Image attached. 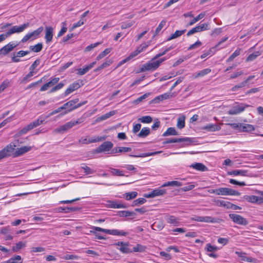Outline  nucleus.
<instances>
[{
  "instance_id": "1",
  "label": "nucleus",
  "mask_w": 263,
  "mask_h": 263,
  "mask_svg": "<svg viewBox=\"0 0 263 263\" xmlns=\"http://www.w3.org/2000/svg\"><path fill=\"white\" fill-rule=\"evenodd\" d=\"M91 229L92 230L90 231V233L95 235V239H100V240H105L106 238L103 236L100 235L98 234L97 231L102 232L105 233L106 234H108L112 235H117V236H126L128 234L127 232H124L123 231L118 230L116 229L114 230H109L103 229L98 227L92 226Z\"/></svg>"
},
{
  "instance_id": "2",
  "label": "nucleus",
  "mask_w": 263,
  "mask_h": 263,
  "mask_svg": "<svg viewBox=\"0 0 263 263\" xmlns=\"http://www.w3.org/2000/svg\"><path fill=\"white\" fill-rule=\"evenodd\" d=\"M45 121V118L43 116H40L37 119L31 122L26 126L17 131L15 135L16 137H20L22 135L26 134L29 130L40 125Z\"/></svg>"
},
{
  "instance_id": "3",
  "label": "nucleus",
  "mask_w": 263,
  "mask_h": 263,
  "mask_svg": "<svg viewBox=\"0 0 263 263\" xmlns=\"http://www.w3.org/2000/svg\"><path fill=\"white\" fill-rule=\"evenodd\" d=\"M79 99L76 98L71 100L69 101L67 103H65L63 107H64V110L63 112L61 114V115H65L68 112L72 111L73 110L77 109L81 106L86 104L87 101H84L81 103H78Z\"/></svg>"
},
{
  "instance_id": "4",
  "label": "nucleus",
  "mask_w": 263,
  "mask_h": 263,
  "mask_svg": "<svg viewBox=\"0 0 263 263\" xmlns=\"http://www.w3.org/2000/svg\"><path fill=\"white\" fill-rule=\"evenodd\" d=\"M165 60V58H162L158 60L152 61L142 65L140 68V71L142 72L146 71H154L157 69L160 65Z\"/></svg>"
},
{
  "instance_id": "5",
  "label": "nucleus",
  "mask_w": 263,
  "mask_h": 263,
  "mask_svg": "<svg viewBox=\"0 0 263 263\" xmlns=\"http://www.w3.org/2000/svg\"><path fill=\"white\" fill-rule=\"evenodd\" d=\"M15 147L16 145L14 143H11L1 150L0 160L9 156L14 157V153L16 150Z\"/></svg>"
},
{
  "instance_id": "6",
  "label": "nucleus",
  "mask_w": 263,
  "mask_h": 263,
  "mask_svg": "<svg viewBox=\"0 0 263 263\" xmlns=\"http://www.w3.org/2000/svg\"><path fill=\"white\" fill-rule=\"evenodd\" d=\"M81 122L82 121L80 119L77 120L70 121L60 126L59 127L54 129L53 132L56 133H63L64 132L72 128L74 125L80 124L81 123Z\"/></svg>"
},
{
  "instance_id": "7",
  "label": "nucleus",
  "mask_w": 263,
  "mask_h": 263,
  "mask_svg": "<svg viewBox=\"0 0 263 263\" xmlns=\"http://www.w3.org/2000/svg\"><path fill=\"white\" fill-rule=\"evenodd\" d=\"M229 216L236 224L241 226H246L248 224V220L240 215L231 213L229 215Z\"/></svg>"
},
{
  "instance_id": "8",
  "label": "nucleus",
  "mask_w": 263,
  "mask_h": 263,
  "mask_svg": "<svg viewBox=\"0 0 263 263\" xmlns=\"http://www.w3.org/2000/svg\"><path fill=\"white\" fill-rule=\"evenodd\" d=\"M29 26V23H25L21 26H14L9 29L6 33L9 37L12 34L19 33L23 32L25 29L28 27Z\"/></svg>"
},
{
  "instance_id": "9",
  "label": "nucleus",
  "mask_w": 263,
  "mask_h": 263,
  "mask_svg": "<svg viewBox=\"0 0 263 263\" xmlns=\"http://www.w3.org/2000/svg\"><path fill=\"white\" fill-rule=\"evenodd\" d=\"M218 195L221 196H239L240 193L228 187L218 188Z\"/></svg>"
},
{
  "instance_id": "10",
  "label": "nucleus",
  "mask_w": 263,
  "mask_h": 263,
  "mask_svg": "<svg viewBox=\"0 0 263 263\" xmlns=\"http://www.w3.org/2000/svg\"><path fill=\"white\" fill-rule=\"evenodd\" d=\"M106 139L105 137L97 136L96 137H82L79 141V143L87 144L96 142L102 141Z\"/></svg>"
},
{
  "instance_id": "11",
  "label": "nucleus",
  "mask_w": 263,
  "mask_h": 263,
  "mask_svg": "<svg viewBox=\"0 0 263 263\" xmlns=\"http://www.w3.org/2000/svg\"><path fill=\"white\" fill-rule=\"evenodd\" d=\"M43 27H40L36 30L31 32L28 33L23 37V39L21 40V42L22 43H25L30 39H34L37 38L39 35L43 31Z\"/></svg>"
},
{
  "instance_id": "12",
  "label": "nucleus",
  "mask_w": 263,
  "mask_h": 263,
  "mask_svg": "<svg viewBox=\"0 0 263 263\" xmlns=\"http://www.w3.org/2000/svg\"><path fill=\"white\" fill-rule=\"evenodd\" d=\"M18 45L15 42H10L0 49V55H5L12 51Z\"/></svg>"
},
{
  "instance_id": "13",
  "label": "nucleus",
  "mask_w": 263,
  "mask_h": 263,
  "mask_svg": "<svg viewBox=\"0 0 263 263\" xmlns=\"http://www.w3.org/2000/svg\"><path fill=\"white\" fill-rule=\"evenodd\" d=\"M113 147V144L110 141H105L100 145L97 149V153L109 152Z\"/></svg>"
},
{
  "instance_id": "14",
  "label": "nucleus",
  "mask_w": 263,
  "mask_h": 263,
  "mask_svg": "<svg viewBox=\"0 0 263 263\" xmlns=\"http://www.w3.org/2000/svg\"><path fill=\"white\" fill-rule=\"evenodd\" d=\"M53 35V28L51 26H46L45 28V40L46 43L52 41Z\"/></svg>"
},
{
  "instance_id": "15",
  "label": "nucleus",
  "mask_w": 263,
  "mask_h": 263,
  "mask_svg": "<svg viewBox=\"0 0 263 263\" xmlns=\"http://www.w3.org/2000/svg\"><path fill=\"white\" fill-rule=\"evenodd\" d=\"M82 85H83V84H82V81H78L73 82V83H72L71 84H70L68 88L66 89V90L65 91V96L68 95L69 94L75 90L80 88Z\"/></svg>"
},
{
  "instance_id": "16",
  "label": "nucleus",
  "mask_w": 263,
  "mask_h": 263,
  "mask_svg": "<svg viewBox=\"0 0 263 263\" xmlns=\"http://www.w3.org/2000/svg\"><path fill=\"white\" fill-rule=\"evenodd\" d=\"M192 142V140L189 137L184 138H175L167 139L163 142V144H168L172 143H179V142Z\"/></svg>"
},
{
  "instance_id": "17",
  "label": "nucleus",
  "mask_w": 263,
  "mask_h": 263,
  "mask_svg": "<svg viewBox=\"0 0 263 263\" xmlns=\"http://www.w3.org/2000/svg\"><path fill=\"white\" fill-rule=\"evenodd\" d=\"M221 124L210 123L202 127L201 129L209 132L218 131L221 129Z\"/></svg>"
},
{
  "instance_id": "18",
  "label": "nucleus",
  "mask_w": 263,
  "mask_h": 263,
  "mask_svg": "<svg viewBox=\"0 0 263 263\" xmlns=\"http://www.w3.org/2000/svg\"><path fill=\"white\" fill-rule=\"evenodd\" d=\"M166 193V190L159 187L153 190L148 193L146 197L148 198H152L156 196H161Z\"/></svg>"
},
{
  "instance_id": "19",
  "label": "nucleus",
  "mask_w": 263,
  "mask_h": 263,
  "mask_svg": "<svg viewBox=\"0 0 263 263\" xmlns=\"http://www.w3.org/2000/svg\"><path fill=\"white\" fill-rule=\"evenodd\" d=\"M248 105H236L234 106L232 108L230 109L228 111L229 115H236L243 111L245 108L248 107Z\"/></svg>"
},
{
  "instance_id": "20",
  "label": "nucleus",
  "mask_w": 263,
  "mask_h": 263,
  "mask_svg": "<svg viewBox=\"0 0 263 263\" xmlns=\"http://www.w3.org/2000/svg\"><path fill=\"white\" fill-rule=\"evenodd\" d=\"M116 246H120L118 249L123 253H129L132 252L128 248V243L123 241H119L115 244Z\"/></svg>"
},
{
  "instance_id": "21",
  "label": "nucleus",
  "mask_w": 263,
  "mask_h": 263,
  "mask_svg": "<svg viewBox=\"0 0 263 263\" xmlns=\"http://www.w3.org/2000/svg\"><path fill=\"white\" fill-rule=\"evenodd\" d=\"M106 205L107 207L113 209L125 208L126 207L124 204L121 202L112 200L107 201Z\"/></svg>"
},
{
  "instance_id": "22",
  "label": "nucleus",
  "mask_w": 263,
  "mask_h": 263,
  "mask_svg": "<svg viewBox=\"0 0 263 263\" xmlns=\"http://www.w3.org/2000/svg\"><path fill=\"white\" fill-rule=\"evenodd\" d=\"M96 64V62H93L88 65H86L83 68H79L77 69V74L80 76H82L87 73L90 69H91Z\"/></svg>"
},
{
  "instance_id": "23",
  "label": "nucleus",
  "mask_w": 263,
  "mask_h": 263,
  "mask_svg": "<svg viewBox=\"0 0 263 263\" xmlns=\"http://www.w3.org/2000/svg\"><path fill=\"white\" fill-rule=\"evenodd\" d=\"M31 149V147L30 146H24L20 148H17L16 149L15 152L14 153V157H16L21 156L30 151Z\"/></svg>"
},
{
  "instance_id": "24",
  "label": "nucleus",
  "mask_w": 263,
  "mask_h": 263,
  "mask_svg": "<svg viewBox=\"0 0 263 263\" xmlns=\"http://www.w3.org/2000/svg\"><path fill=\"white\" fill-rule=\"evenodd\" d=\"M228 175L231 176H248V171L245 170H235L228 172Z\"/></svg>"
},
{
  "instance_id": "25",
  "label": "nucleus",
  "mask_w": 263,
  "mask_h": 263,
  "mask_svg": "<svg viewBox=\"0 0 263 263\" xmlns=\"http://www.w3.org/2000/svg\"><path fill=\"white\" fill-rule=\"evenodd\" d=\"M245 199L248 202L251 203H261L263 198L255 195H248L245 197Z\"/></svg>"
},
{
  "instance_id": "26",
  "label": "nucleus",
  "mask_w": 263,
  "mask_h": 263,
  "mask_svg": "<svg viewBox=\"0 0 263 263\" xmlns=\"http://www.w3.org/2000/svg\"><path fill=\"white\" fill-rule=\"evenodd\" d=\"M165 218L168 223L173 224L175 226L179 225L180 219L173 215H167Z\"/></svg>"
},
{
  "instance_id": "27",
  "label": "nucleus",
  "mask_w": 263,
  "mask_h": 263,
  "mask_svg": "<svg viewBox=\"0 0 263 263\" xmlns=\"http://www.w3.org/2000/svg\"><path fill=\"white\" fill-rule=\"evenodd\" d=\"M191 167L197 171L201 172H205L208 170L207 167L203 164L201 163L196 162L195 163L192 164L191 165Z\"/></svg>"
},
{
  "instance_id": "28",
  "label": "nucleus",
  "mask_w": 263,
  "mask_h": 263,
  "mask_svg": "<svg viewBox=\"0 0 263 263\" xmlns=\"http://www.w3.org/2000/svg\"><path fill=\"white\" fill-rule=\"evenodd\" d=\"M235 254L241 259L242 261H245L247 262H252L253 261V259L251 257H247L246 253H242L238 251L235 252Z\"/></svg>"
},
{
  "instance_id": "29",
  "label": "nucleus",
  "mask_w": 263,
  "mask_h": 263,
  "mask_svg": "<svg viewBox=\"0 0 263 263\" xmlns=\"http://www.w3.org/2000/svg\"><path fill=\"white\" fill-rule=\"evenodd\" d=\"M161 153V151H158V152H151V153H141L139 155H129V156L132 157H135V158H137V157L144 158V157H148V156H154V155H156L158 154Z\"/></svg>"
},
{
  "instance_id": "30",
  "label": "nucleus",
  "mask_w": 263,
  "mask_h": 263,
  "mask_svg": "<svg viewBox=\"0 0 263 263\" xmlns=\"http://www.w3.org/2000/svg\"><path fill=\"white\" fill-rule=\"evenodd\" d=\"M132 151L130 147H118L112 149L111 153L112 154H115L117 153H126Z\"/></svg>"
},
{
  "instance_id": "31",
  "label": "nucleus",
  "mask_w": 263,
  "mask_h": 263,
  "mask_svg": "<svg viewBox=\"0 0 263 263\" xmlns=\"http://www.w3.org/2000/svg\"><path fill=\"white\" fill-rule=\"evenodd\" d=\"M211 71V69L210 68H206L204 69H203L201 71H199V72L193 74V76L194 79L197 78L198 77H203L206 74H208Z\"/></svg>"
},
{
  "instance_id": "32",
  "label": "nucleus",
  "mask_w": 263,
  "mask_h": 263,
  "mask_svg": "<svg viewBox=\"0 0 263 263\" xmlns=\"http://www.w3.org/2000/svg\"><path fill=\"white\" fill-rule=\"evenodd\" d=\"M26 246V242L19 241L16 243L15 246L12 247V250L13 252H16L21 249L25 248Z\"/></svg>"
},
{
  "instance_id": "33",
  "label": "nucleus",
  "mask_w": 263,
  "mask_h": 263,
  "mask_svg": "<svg viewBox=\"0 0 263 263\" xmlns=\"http://www.w3.org/2000/svg\"><path fill=\"white\" fill-rule=\"evenodd\" d=\"M23 260L20 255H15L6 261L5 263H22Z\"/></svg>"
},
{
  "instance_id": "34",
  "label": "nucleus",
  "mask_w": 263,
  "mask_h": 263,
  "mask_svg": "<svg viewBox=\"0 0 263 263\" xmlns=\"http://www.w3.org/2000/svg\"><path fill=\"white\" fill-rule=\"evenodd\" d=\"M173 135L176 136L178 135V133L174 127H169L167 130L162 134V136L166 137L168 136Z\"/></svg>"
},
{
  "instance_id": "35",
  "label": "nucleus",
  "mask_w": 263,
  "mask_h": 263,
  "mask_svg": "<svg viewBox=\"0 0 263 263\" xmlns=\"http://www.w3.org/2000/svg\"><path fill=\"white\" fill-rule=\"evenodd\" d=\"M137 195V192L135 191L128 192L123 194V198L127 200H130L136 198Z\"/></svg>"
},
{
  "instance_id": "36",
  "label": "nucleus",
  "mask_w": 263,
  "mask_h": 263,
  "mask_svg": "<svg viewBox=\"0 0 263 263\" xmlns=\"http://www.w3.org/2000/svg\"><path fill=\"white\" fill-rule=\"evenodd\" d=\"M254 128L251 124H241L240 131L241 132H251L254 130Z\"/></svg>"
},
{
  "instance_id": "37",
  "label": "nucleus",
  "mask_w": 263,
  "mask_h": 263,
  "mask_svg": "<svg viewBox=\"0 0 263 263\" xmlns=\"http://www.w3.org/2000/svg\"><path fill=\"white\" fill-rule=\"evenodd\" d=\"M185 30H176L169 37H168V39H167V41H170V40L176 39V38L181 36L182 34H183L185 32Z\"/></svg>"
},
{
  "instance_id": "38",
  "label": "nucleus",
  "mask_w": 263,
  "mask_h": 263,
  "mask_svg": "<svg viewBox=\"0 0 263 263\" xmlns=\"http://www.w3.org/2000/svg\"><path fill=\"white\" fill-rule=\"evenodd\" d=\"M182 185L181 182L178 181H172L165 182L162 185L161 187L168 186H180Z\"/></svg>"
},
{
  "instance_id": "39",
  "label": "nucleus",
  "mask_w": 263,
  "mask_h": 263,
  "mask_svg": "<svg viewBox=\"0 0 263 263\" xmlns=\"http://www.w3.org/2000/svg\"><path fill=\"white\" fill-rule=\"evenodd\" d=\"M185 126V117L182 116L177 119V126L179 129L183 128Z\"/></svg>"
},
{
  "instance_id": "40",
  "label": "nucleus",
  "mask_w": 263,
  "mask_h": 263,
  "mask_svg": "<svg viewBox=\"0 0 263 263\" xmlns=\"http://www.w3.org/2000/svg\"><path fill=\"white\" fill-rule=\"evenodd\" d=\"M74 210V208H68V207H59L58 208H56L54 210V211L56 212H59V213H68L70 211H72Z\"/></svg>"
},
{
  "instance_id": "41",
  "label": "nucleus",
  "mask_w": 263,
  "mask_h": 263,
  "mask_svg": "<svg viewBox=\"0 0 263 263\" xmlns=\"http://www.w3.org/2000/svg\"><path fill=\"white\" fill-rule=\"evenodd\" d=\"M150 133V129L148 127H143L140 133L138 134V136L139 137H145L149 135Z\"/></svg>"
},
{
  "instance_id": "42",
  "label": "nucleus",
  "mask_w": 263,
  "mask_h": 263,
  "mask_svg": "<svg viewBox=\"0 0 263 263\" xmlns=\"http://www.w3.org/2000/svg\"><path fill=\"white\" fill-rule=\"evenodd\" d=\"M29 48L31 51L34 52H39L42 50L43 45L42 43H38L35 45L30 46Z\"/></svg>"
},
{
  "instance_id": "43",
  "label": "nucleus",
  "mask_w": 263,
  "mask_h": 263,
  "mask_svg": "<svg viewBox=\"0 0 263 263\" xmlns=\"http://www.w3.org/2000/svg\"><path fill=\"white\" fill-rule=\"evenodd\" d=\"M111 50V48H106L101 52L96 58V60L99 61L107 55Z\"/></svg>"
},
{
  "instance_id": "44",
  "label": "nucleus",
  "mask_w": 263,
  "mask_h": 263,
  "mask_svg": "<svg viewBox=\"0 0 263 263\" xmlns=\"http://www.w3.org/2000/svg\"><path fill=\"white\" fill-rule=\"evenodd\" d=\"M109 171L111 173V174L114 176H124V174H123V172L122 171H120L118 169L110 168Z\"/></svg>"
},
{
  "instance_id": "45",
  "label": "nucleus",
  "mask_w": 263,
  "mask_h": 263,
  "mask_svg": "<svg viewBox=\"0 0 263 263\" xmlns=\"http://www.w3.org/2000/svg\"><path fill=\"white\" fill-rule=\"evenodd\" d=\"M146 247L140 244H137L133 248L132 252H143L145 251Z\"/></svg>"
},
{
  "instance_id": "46",
  "label": "nucleus",
  "mask_w": 263,
  "mask_h": 263,
  "mask_svg": "<svg viewBox=\"0 0 263 263\" xmlns=\"http://www.w3.org/2000/svg\"><path fill=\"white\" fill-rule=\"evenodd\" d=\"M260 55V52L259 51H256L253 53L250 54L246 59V61L250 62L253 61Z\"/></svg>"
},
{
  "instance_id": "47",
  "label": "nucleus",
  "mask_w": 263,
  "mask_h": 263,
  "mask_svg": "<svg viewBox=\"0 0 263 263\" xmlns=\"http://www.w3.org/2000/svg\"><path fill=\"white\" fill-rule=\"evenodd\" d=\"M81 168L84 170V173L86 175L92 174L95 172L94 170L86 166L85 164H83Z\"/></svg>"
},
{
  "instance_id": "48",
  "label": "nucleus",
  "mask_w": 263,
  "mask_h": 263,
  "mask_svg": "<svg viewBox=\"0 0 263 263\" xmlns=\"http://www.w3.org/2000/svg\"><path fill=\"white\" fill-rule=\"evenodd\" d=\"M115 114V111H109V112L105 114V115H103L101 116V117H100L98 118V121L105 120L110 118V117L112 116Z\"/></svg>"
},
{
  "instance_id": "49",
  "label": "nucleus",
  "mask_w": 263,
  "mask_h": 263,
  "mask_svg": "<svg viewBox=\"0 0 263 263\" xmlns=\"http://www.w3.org/2000/svg\"><path fill=\"white\" fill-rule=\"evenodd\" d=\"M119 215L120 217H129L135 215V213L133 212L128 211H122L119 212Z\"/></svg>"
},
{
  "instance_id": "50",
  "label": "nucleus",
  "mask_w": 263,
  "mask_h": 263,
  "mask_svg": "<svg viewBox=\"0 0 263 263\" xmlns=\"http://www.w3.org/2000/svg\"><path fill=\"white\" fill-rule=\"evenodd\" d=\"M62 110H64V107H63V106L59 107L57 109L53 110L52 111L50 112L47 116H44L43 115H42V116L45 118V120L48 118H49L50 116H53L56 114L60 112Z\"/></svg>"
},
{
  "instance_id": "51",
  "label": "nucleus",
  "mask_w": 263,
  "mask_h": 263,
  "mask_svg": "<svg viewBox=\"0 0 263 263\" xmlns=\"http://www.w3.org/2000/svg\"><path fill=\"white\" fill-rule=\"evenodd\" d=\"M138 120L143 123H149L153 121V119L149 116H146L142 117Z\"/></svg>"
},
{
  "instance_id": "52",
  "label": "nucleus",
  "mask_w": 263,
  "mask_h": 263,
  "mask_svg": "<svg viewBox=\"0 0 263 263\" xmlns=\"http://www.w3.org/2000/svg\"><path fill=\"white\" fill-rule=\"evenodd\" d=\"M241 49L240 48L237 49L227 59V62H230L234 60L236 57L239 55L240 53Z\"/></svg>"
},
{
  "instance_id": "53",
  "label": "nucleus",
  "mask_w": 263,
  "mask_h": 263,
  "mask_svg": "<svg viewBox=\"0 0 263 263\" xmlns=\"http://www.w3.org/2000/svg\"><path fill=\"white\" fill-rule=\"evenodd\" d=\"M205 15V13H201L196 17L194 18L192 20H191L189 23L190 25H192L195 24L196 22L198 21L199 20L202 19L204 17Z\"/></svg>"
},
{
  "instance_id": "54",
  "label": "nucleus",
  "mask_w": 263,
  "mask_h": 263,
  "mask_svg": "<svg viewBox=\"0 0 263 263\" xmlns=\"http://www.w3.org/2000/svg\"><path fill=\"white\" fill-rule=\"evenodd\" d=\"M217 222V218L211 216H203V222L215 223Z\"/></svg>"
},
{
  "instance_id": "55",
  "label": "nucleus",
  "mask_w": 263,
  "mask_h": 263,
  "mask_svg": "<svg viewBox=\"0 0 263 263\" xmlns=\"http://www.w3.org/2000/svg\"><path fill=\"white\" fill-rule=\"evenodd\" d=\"M205 250L208 252H214L218 250L216 246H212L210 243H207L205 247Z\"/></svg>"
},
{
  "instance_id": "56",
  "label": "nucleus",
  "mask_w": 263,
  "mask_h": 263,
  "mask_svg": "<svg viewBox=\"0 0 263 263\" xmlns=\"http://www.w3.org/2000/svg\"><path fill=\"white\" fill-rule=\"evenodd\" d=\"M166 24V21L165 20H162L160 24H159L158 26L157 27V28L155 30L154 35H157L162 29V28Z\"/></svg>"
},
{
  "instance_id": "57",
  "label": "nucleus",
  "mask_w": 263,
  "mask_h": 263,
  "mask_svg": "<svg viewBox=\"0 0 263 263\" xmlns=\"http://www.w3.org/2000/svg\"><path fill=\"white\" fill-rule=\"evenodd\" d=\"M135 22L134 21L124 22L122 24L121 28L122 29H126L132 26L135 24Z\"/></svg>"
},
{
  "instance_id": "58",
  "label": "nucleus",
  "mask_w": 263,
  "mask_h": 263,
  "mask_svg": "<svg viewBox=\"0 0 263 263\" xmlns=\"http://www.w3.org/2000/svg\"><path fill=\"white\" fill-rule=\"evenodd\" d=\"M146 201V199L144 198H139L135 200L133 204L134 206L138 205L144 203Z\"/></svg>"
},
{
  "instance_id": "59",
  "label": "nucleus",
  "mask_w": 263,
  "mask_h": 263,
  "mask_svg": "<svg viewBox=\"0 0 263 263\" xmlns=\"http://www.w3.org/2000/svg\"><path fill=\"white\" fill-rule=\"evenodd\" d=\"M197 26L199 32L210 29L209 24L206 23H203Z\"/></svg>"
},
{
  "instance_id": "60",
  "label": "nucleus",
  "mask_w": 263,
  "mask_h": 263,
  "mask_svg": "<svg viewBox=\"0 0 263 263\" xmlns=\"http://www.w3.org/2000/svg\"><path fill=\"white\" fill-rule=\"evenodd\" d=\"M86 22V20H83V19L80 18V20L78 22L73 24V25L71 27V30H73L77 27L81 26Z\"/></svg>"
},
{
  "instance_id": "61",
  "label": "nucleus",
  "mask_w": 263,
  "mask_h": 263,
  "mask_svg": "<svg viewBox=\"0 0 263 263\" xmlns=\"http://www.w3.org/2000/svg\"><path fill=\"white\" fill-rule=\"evenodd\" d=\"M9 85V81L8 80L4 81L0 85V93L5 90Z\"/></svg>"
},
{
  "instance_id": "62",
  "label": "nucleus",
  "mask_w": 263,
  "mask_h": 263,
  "mask_svg": "<svg viewBox=\"0 0 263 263\" xmlns=\"http://www.w3.org/2000/svg\"><path fill=\"white\" fill-rule=\"evenodd\" d=\"M201 45H202V43L199 41H197L195 43L191 45L189 47L188 50H192V49L198 48V47H200Z\"/></svg>"
},
{
  "instance_id": "63",
  "label": "nucleus",
  "mask_w": 263,
  "mask_h": 263,
  "mask_svg": "<svg viewBox=\"0 0 263 263\" xmlns=\"http://www.w3.org/2000/svg\"><path fill=\"white\" fill-rule=\"evenodd\" d=\"M100 44H101V43L100 42H97V43H95L94 44H91L88 46H87L85 48V51H86V52H88V51H91L93 48H94L95 47H96L97 46H98V45H99Z\"/></svg>"
},
{
  "instance_id": "64",
  "label": "nucleus",
  "mask_w": 263,
  "mask_h": 263,
  "mask_svg": "<svg viewBox=\"0 0 263 263\" xmlns=\"http://www.w3.org/2000/svg\"><path fill=\"white\" fill-rule=\"evenodd\" d=\"M246 82L243 81V82H241L240 84L233 86L231 88V90L233 91H236L239 88H241L245 87L246 86Z\"/></svg>"
}]
</instances>
